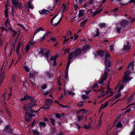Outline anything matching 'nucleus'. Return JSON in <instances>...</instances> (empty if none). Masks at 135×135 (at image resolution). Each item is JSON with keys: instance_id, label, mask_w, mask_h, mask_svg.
Returning a JSON list of instances; mask_svg holds the SVG:
<instances>
[{"instance_id": "4468645a", "label": "nucleus", "mask_w": 135, "mask_h": 135, "mask_svg": "<svg viewBox=\"0 0 135 135\" xmlns=\"http://www.w3.org/2000/svg\"><path fill=\"white\" fill-rule=\"evenodd\" d=\"M32 2V1L30 0L27 2L28 6L27 8L28 11H29V9L30 8H31V9H33V7L31 4Z\"/></svg>"}, {"instance_id": "09e8293b", "label": "nucleus", "mask_w": 135, "mask_h": 135, "mask_svg": "<svg viewBox=\"0 0 135 135\" xmlns=\"http://www.w3.org/2000/svg\"><path fill=\"white\" fill-rule=\"evenodd\" d=\"M24 68L25 70L27 72H28L30 71L29 69L27 66H24Z\"/></svg>"}, {"instance_id": "58836bf2", "label": "nucleus", "mask_w": 135, "mask_h": 135, "mask_svg": "<svg viewBox=\"0 0 135 135\" xmlns=\"http://www.w3.org/2000/svg\"><path fill=\"white\" fill-rule=\"evenodd\" d=\"M121 94L120 93H119L117 94L114 97L115 99H117L119 97H120L121 96Z\"/></svg>"}, {"instance_id": "c85d7f7f", "label": "nucleus", "mask_w": 135, "mask_h": 135, "mask_svg": "<svg viewBox=\"0 0 135 135\" xmlns=\"http://www.w3.org/2000/svg\"><path fill=\"white\" fill-rule=\"evenodd\" d=\"M84 117L81 115L79 114L78 115L77 117L78 118V121L79 122L82 120Z\"/></svg>"}, {"instance_id": "e2e57ef3", "label": "nucleus", "mask_w": 135, "mask_h": 135, "mask_svg": "<svg viewBox=\"0 0 135 135\" xmlns=\"http://www.w3.org/2000/svg\"><path fill=\"white\" fill-rule=\"evenodd\" d=\"M110 66V65L109 66H108V65H107V66H106V64H105V67H106V69L108 71H110V68H109V67Z\"/></svg>"}, {"instance_id": "774afa93", "label": "nucleus", "mask_w": 135, "mask_h": 135, "mask_svg": "<svg viewBox=\"0 0 135 135\" xmlns=\"http://www.w3.org/2000/svg\"><path fill=\"white\" fill-rule=\"evenodd\" d=\"M118 10V9L117 8H115L113 10V11L114 12H116Z\"/></svg>"}, {"instance_id": "69168bd1", "label": "nucleus", "mask_w": 135, "mask_h": 135, "mask_svg": "<svg viewBox=\"0 0 135 135\" xmlns=\"http://www.w3.org/2000/svg\"><path fill=\"white\" fill-rule=\"evenodd\" d=\"M51 40L52 41H56V39L55 38H51Z\"/></svg>"}, {"instance_id": "72a5a7b5", "label": "nucleus", "mask_w": 135, "mask_h": 135, "mask_svg": "<svg viewBox=\"0 0 135 135\" xmlns=\"http://www.w3.org/2000/svg\"><path fill=\"white\" fill-rule=\"evenodd\" d=\"M5 24L6 26L7 27H8L9 26V20L8 19H6L5 22Z\"/></svg>"}, {"instance_id": "4be33fe9", "label": "nucleus", "mask_w": 135, "mask_h": 135, "mask_svg": "<svg viewBox=\"0 0 135 135\" xmlns=\"http://www.w3.org/2000/svg\"><path fill=\"white\" fill-rule=\"evenodd\" d=\"M71 59L70 56H69L68 62L67 63V64L66 67V69H68L71 63Z\"/></svg>"}, {"instance_id": "9d476101", "label": "nucleus", "mask_w": 135, "mask_h": 135, "mask_svg": "<svg viewBox=\"0 0 135 135\" xmlns=\"http://www.w3.org/2000/svg\"><path fill=\"white\" fill-rule=\"evenodd\" d=\"M52 101L50 99H46L45 103V106L43 107L44 109H48L49 106L51 105L52 103Z\"/></svg>"}, {"instance_id": "9b49d317", "label": "nucleus", "mask_w": 135, "mask_h": 135, "mask_svg": "<svg viewBox=\"0 0 135 135\" xmlns=\"http://www.w3.org/2000/svg\"><path fill=\"white\" fill-rule=\"evenodd\" d=\"M129 44V42L128 41L126 42V44L124 46L123 49L124 50L127 51L130 49L131 47Z\"/></svg>"}, {"instance_id": "bb28decb", "label": "nucleus", "mask_w": 135, "mask_h": 135, "mask_svg": "<svg viewBox=\"0 0 135 135\" xmlns=\"http://www.w3.org/2000/svg\"><path fill=\"white\" fill-rule=\"evenodd\" d=\"M12 2V4L14 5L15 7L17 6V5L18 3V0H13Z\"/></svg>"}, {"instance_id": "4d7b16f0", "label": "nucleus", "mask_w": 135, "mask_h": 135, "mask_svg": "<svg viewBox=\"0 0 135 135\" xmlns=\"http://www.w3.org/2000/svg\"><path fill=\"white\" fill-rule=\"evenodd\" d=\"M69 38H67V39H65L63 41V44H64L65 43L67 42L69 40Z\"/></svg>"}, {"instance_id": "423d86ee", "label": "nucleus", "mask_w": 135, "mask_h": 135, "mask_svg": "<svg viewBox=\"0 0 135 135\" xmlns=\"http://www.w3.org/2000/svg\"><path fill=\"white\" fill-rule=\"evenodd\" d=\"M54 7H49L48 9V10H46L45 9H43L40 10L38 11L39 13L40 14H42L44 15H47L49 13H51L54 9Z\"/></svg>"}, {"instance_id": "7ed1b4c3", "label": "nucleus", "mask_w": 135, "mask_h": 135, "mask_svg": "<svg viewBox=\"0 0 135 135\" xmlns=\"http://www.w3.org/2000/svg\"><path fill=\"white\" fill-rule=\"evenodd\" d=\"M58 15H56L54 16L51 20V24L52 25H54L55 26H57L59 24L61 21L62 18L61 17L60 18H56Z\"/></svg>"}, {"instance_id": "5fc2aeb1", "label": "nucleus", "mask_w": 135, "mask_h": 135, "mask_svg": "<svg viewBox=\"0 0 135 135\" xmlns=\"http://www.w3.org/2000/svg\"><path fill=\"white\" fill-rule=\"evenodd\" d=\"M46 35H45V34H44L43 36L42 37V39H41V41H42L44 40L46 37Z\"/></svg>"}, {"instance_id": "bf43d9fd", "label": "nucleus", "mask_w": 135, "mask_h": 135, "mask_svg": "<svg viewBox=\"0 0 135 135\" xmlns=\"http://www.w3.org/2000/svg\"><path fill=\"white\" fill-rule=\"evenodd\" d=\"M97 33L95 35H94V37H93L95 38V37L96 36L98 35L99 34V32H98V29H97Z\"/></svg>"}, {"instance_id": "a211bd4d", "label": "nucleus", "mask_w": 135, "mask_h": 135, "mask_svg": "<svg viewBox=\"0 0 135 135\" xmlns=\"http://www.w3.org/2000/svg\"><path fill=\"white\" fill-rule=\"evenodd\" d=\"M4 78V73H1L0 75V84H1L2 83Z\"/></svg>"}, {"instance_id": "1a4fd4ad", "label": "nucleus", "mask_w": 135, "mask_h": 135, "mask_svg": "<svg viewBox=\"0 0 135 135\" xmlns=\"http://www.w3.org/2000/svg\"><path fill=\"white\" fill-rule=\"evenodd\" d=\"M95 0H90L89 2L86 3L84 6V7L87 9H89L91 6V4Z\"/></svg>"}, {"instance_id": "473e14b6", "label": "nucleus", "mask_w": 135, "mask_h": 135, "mask_svg": "<svg viewBox=\"0 0 135 135\" xmlns=\"http://www.w3.org/2000/svg\"><path fill=\"white\" fill-rule=\"evenodd\" d=\"M67 92L70 95H73L75 94V93H73L71 90H68Z\"/></svg>"}, {"instance_id": "338daca9", "label": "nucleus", "mask_w": 135, "mask_h": 135, "mask_svg": "<svg viewBox=\"0 0 135 135\" xmlns=\"http://www.w3.org/2000/svg\"><path fill=\"white\" fill-rule=\"evenodd\" d=\"M71 31H68L67 32V34L68 35H70L71 34Z\"/></svg>"}, {"instance_id": "f704fd0d", "label": "nucleus", "mask_w": 135, "mask_h": 135, "mask_svg": "<svg viewBox=\"0 0 135 135\" xmlns=\"http://www.w3.org/2000/svg\"><path fill=\"white\" fill-rule=\"evenodd\" d=\"M98 25L100 28H104L105 27L106 24L104 23H102L99 24Z\"/></svg>"}, {"instance_id": "0e129e2a", "label": "nucleus", "mask_w": 135, "mask_h": 135, "mask_svg": "<svg viewBox=\"0 0 135 135\" xmlns=\"http://www.w3.org/2000/svg\"><path fill=\"white\" fill-rule=\"evenodd\" d=\"M131 110V109H130L129 108V109H127L126 110V111L124 113L129 112Z\"/></svg>"}, {"instance_id": "2eb2a0df", "label": "nucleus", "mask_w": 135, "mask_h": 135, "mask_svg": "<svg viewBox=\"0 0 135 135\" xmlns=\"http://www.w3.org/2000/svg\"><path fill=\"white\" fill-rule=\"evenodd\" d=\"M5 129V131L7 133H10L12 131V128L9 125L6 126Z\"/></svg>"}, {"instance_id": "a878e982", "label": "nucleus", "mask_w": 135, "mask_h": 135, "mask_svg": "<svg viewBox=\"0 0 135 135\" xmlns=\"http://www.w3.org/2000/svg\"><path fill=\"white\" fill-rule=\"evenodd\" d=\"M39 125L40 128H41L45 127L46 125V124L45 122H40L39 123Z\"/></svg>"}, {"instance_id": "6e6d98bb", "label": "nucleus", "mask_w": 135, "mask_h": 135, "mask_svg": "<svg viewBox=\"0 0 135 135\" xmlns=\"http://www.w3.org/2000/svg\"><path fill=\"white\" fill-rule=\"evenodd\" d=\"M113 47V46L112 45H111V46H110V51H112L114 49Z\"/></svg>"}, {"instance_id": "864d4df0", "label": "nucleus", "mask_w": 135, "mask_h": 135, "mask_svg": "<svg viewBox=\"0 0 135 135\" xmlns=\"http://www.w3.org/2000/svg\"><path fill=\"white\" fill-rule=\"evenodd\" d=\"M68 74L67 73H65V79H66V80L68 78Z\"/></svg>"}, {"instance_id": "de8ad7c7", "label": "nucleus", "mask_w": 135, "mask_h": 135, "mask_svg": "<svg viewBox=\"0 0 135 135\" xmlns=\"http://www.w3.org/2000/svg\"><path fill=\"white\" fill-rule=\"evenodd\" d=\"M77 104L78 106L80 107H81L84 105V104H83V102H81L80 103H77Z\"/></svg>"}, {"instance_id": "39448f33", "label": "nucleus", "mask_w": 135, "mask_h": 135, "mask_svg": "<svg viewBox=\"0 0 135 135\" xmlns=\"http://www.w3.org/2000/svg\"><path fill=\"white\" fill-rule=\"evenodd\" d=\"M108 73L106 71H105L103 75L99 81V83L101 85H103L105 84V81L107 77Z\"/></svg>"}, {"instance_id": "3c124183", "label": "nucleus", "mask_w": 135, "mask_h": 135, "mask_svg": "<svg viewBox=\"0 0 135 135\" xmlns=\"http://www.w3.org/2000/svg\"><path fill=\"white\" fill-rule=\"evenodd\" d=\"M56 117L58 118H60L61 117L60 114L59 113H57L56 115Z\"/></svg>"}, {"instance_id": "6e6552de", "label": "nucleus", "mask_w": 135, "mask_h": 135, "mask_svg": "<svg viewBox=\"0 0 135 135\" xmlns=\"http://www.w3.org/2000/svg\"><path fill=\"white\" fill-rule=\"evenodd\" d=\"M104 88L101 87L100 89L98 90H96V92L99 95L98 98H101L103 97L105 94L104 92Z\"/></svg>"}, {"instance_id": "a19ab883", "label": "nucleus", "mask_w": 135, "mask_h": 135, "mask_svg": "<svg viewBox=\"0 0 135 135\" xmlns=\"http://www.w3.org/2000/svg\"><path fill=\"white\" fill-rule=\"evenodd\" d=\"M50 120L52 125H54L55 123V119H53L51 118Z\"/></svg>"}, {"instance_id": "e433bc0d", "label": "nucleus", "mask_w": 135, "mask_h": 135, "mask_svg": "<svg viewBox=\"0 0 135 135\" xmlns=\"http://www.w3.org/2000/svg\"><path fill=\"white\" fill-rule=\"evenodd\" d=\"M32 132L34 135H39V132L36 130H33Z\"/></svg>"}, {"instance_id": "c756f323", "label": "nucleus", "mask_w": 135, "mask_h": 135, "mask_svg": "<svg viewBox=\"0 0 135 135\" xmlns=\"http://www.w3.org/2000/svg\"><path fill=\"white\" fill-rule=\"evenodd\" d=\"M108 104V102H106L104 104H102L101 107V108L104 109L105 107H107Z\"/></svg>"}, {"instance_id": "4c0bfd02", "label": "nucleus", "mask_w": 135, "mask_h": 135, "mask_svg": "<svg viewBox=\"0 0 135 135\" xmlns=\"http://www.w3.org/2000/svg\"><path fill=\"white\" fill-rule=\"evenodd\" d=\"M15 7L18 8H22V5L19 2H18L17 5V6H16Z\"/></svg>"}, {"instance_id": "052dcab7", "label": "nucleus", "mask_w": 135, "mask_h": 135, "mask_svg": "<svg viewBox=\"0 0 135 135\" xmlns=\"http://www.w3.org/2000/svg\"><path fill=\"white\" fill-rule=\"evenodd\" d=\"M44 49H41L40 51H39L40 54H42L44 52Z\"/></svg>"}, {"instance_id": "79ce46f5", "label": "nucleus", "mask_w": 135, "mask_h": 135, "mask_svg": "<svg viewBox=\"0 0 135 135\" xmlns=\"http://www.w3.org/2000/svg\"><path fill=\"white\" fill-rule=\"evenodd\" d=\"M62 8H63V11H65L66 9V7L64 4H63L62 6Z\"/></svg>"}, {"instance_id": "a18cd8bd", "label": "nucleus", "mask_w": 135, "mask_h": 135, "mask_svg": "<svg viewBox=\"0 0 135 135\" xmlns=\"http://www.w3.org/2000/svg\"><path fill=\"white\" fill-rule=\"evenodd\" d=\"M117 32L119 33L120 32L121 28L120 27H118V26L117 27Z\"/></svg>"}, {"instance_id": "dca6fc26", "label": "nucleus", "mask_w": 135, "mask_h": 135, "mask_svg": "<svg viewBox=\"0 0 135 135\" xmlns=\"http://www.w3.org/2000/svg\"><path fill=\"white\" fill-rule=\"evenodd\" d=\"M26 113L25 117L26 121L27 122L30 121V120L31 119L32 117L34 116V115L31 116L28 114V113L27 112H26Z\"/></svg>"}, {"instance_id": "f257e3e1", "label": "nucleus", "mask_w": 135, "mask_h": 135, "mask_svg": "<svg viewBox=\"0 0 135 135\" xmlns=\"http://www.w3.org/2000/svg\"><path fill=\"white\" fill-rule=\"evenodd\" d=\"M133 62H130L128 66L127 67V69L124 73V75L123 77V80L122 81V84L120 85L119 87L118 90L117 91L119 92L124 88L123 84H126L127 82H128L132 79V78L129 77V75L131 73L133 69Z\"/></svg>"}, {"instance_id": "412c9836", "label": "nucleus", "mask_w": 135, "mask_h": 135, "mask_svg": "<svg viewBox=\"0 0 135 135\" xmlns=\"http://www.w3.org/2000/svg\"><path fill=\"white\" fill-rule=\"evenodd\" d=\"M21 46V42H18V46L17 47L16 52L17 54H18L20 51V49Z\"/></svg>"}, {"instance_id": "7c9ffc66", "label": "nucleus", "mask_w": 135, "mask_h": 135, "mask_svg": "<svg viewBox=\"0 0 135 135\" xmlns=\"http://www.w3.org/2000/svg\"><path fill=\"white\" fill-rule=\"evenodd\" d=\"M50 53L49 51V50H47L45 54V57L46 58H48L50 55Z\"/></svg>"}, {"instance_id": "393cba45", "label": "nucleus", "mask_w": 135, "mask_h": 135, "mask_svg": "<svg viewBox=\"0 0 135 135\" xmlns=\"http://www.w3.org/2000/svg\"><path fill=\"white\" fill-rule=\"evenodd\" d=\"M97 52L98 55L100 56L101 57H102L104 55V52L103 51H102L100 50H98Z\"/></svg>"}, {"instance_id": "5701e85b", "label": "nucleus", "mask_w": 135, "mask_h": 135, "mask_svg": "<svg viewBox=\"0 0 135 135\" xmlns=\"http://www.w3.org/2000/svg\"><path fill=\"white\" fill-rule=\"evenodd\" d=\"M75 1L77 3L79 4H81L84 3L86 0H75Z\"/></svg>"}, {"instance_id": "2f4dec72", "label": "nucleus", "mask_w": 135, "mask_h": 135, "mask_svg": "<svg viewBox=\"0 0 135 135\" xmlns=\"http://www.w3.org/2000/svg\"><path fill=\"white\" fill-rule=\"evenodd\" d=\"M83 127L86 129H90L91 127V126L90 125V124H89L88 126L84 125Z\"/></svg>"}, {"instance_id": "ddd939ff", "label": "nucleus", "mask_w": 135, "mask_h": 135, "mask_svg": "<svg viewBox=\"0 0 135 135\" xmlns=\"http://www.w3.org/2000/svg\"><path fill=\"white\" fill-rule=\"evenodd\" d=\"M86 110L85 109H82L80 110H78L77 111V113L78 114L83 116L84 114L86 113Z\"/></svg>"}, {"instance_id": "0eeeda50", "label": "nucleus", "mask_w": 135, "mask_h": 135, "mask_svg": "<svg viewBox=\"0 0 135 135\" xmlns=\"http://www.w3.org/2000/svg\"><path fill=\"white\" fill-rule=\"evenodd\" d=\"M110 58L109 53H106L105 57V64L106 66L107 65L108 66H109L111 64V61L110 60Z\"/></svg>"}, {"instance_id": "680f3d73", "label": "nucleus", "mask_w": 135, "mask_h": 135, "mask_svg": "<svg viewBox=\"0 0 135 135\" xmlns=\"http://www.w3.org/2000/svg\"><path fill=\"white\" fill-rule=\"evenodd\" d=\"M69 50L70 49L69 48L66 49L65 50V54L66 52H68Z\"/></svg>"}, {"instance_id": "f8f14e48", "label": "nucleus", "mask_w": 135, "mask_h": 135, "mask_svg": "<svg viewBox=\"0 0 135 135\" xmlns=\"http://www.w3.org/2000/svg\"><path fill=\"white\" fill-rule=\"evenodd\" d=\"M36 75V74L35 72H33L32 73H29V78H30V82L32 84H33V82H32V81H33V80L34 81V78Z\"/></svg>"}, {"instance_id": "603ef678", "label": "nucleus", "mask_w": 135, "mask_h": 135, "mask_svg": "<svg viewBox=\"0 0 135 135\" xmlns=\"http://www.w3.org/2000/svg\"><path fill=\"white\" fill-rule=\"evenodd\" d=\"M131 135H135V130H134L130 133Z\"/></svg>"}, {"instance_id": "b1692460", "label": "nucleus", "mask_w": 135, "mask_h": 135, "mask_svg": "<svg viewBox=\"0 0 135 135\" xmlns=\"http://www.w3.org/2000/svg\"><path fill=\"white\" fill-rule=\"evenodd\" d=\"M44 29L42 27H39L37 29L34 33V35H35L37 33L40 31H43Z\"/></svg>"}, {"instance_id": "c03bdc74", "label": "nucleus", "mask_w": 135, "mask_h": 135, "mask_svg": "<svg viewBox=\"0 0 135 135\" xmlns=\"http://www.w3.org/2000/svg\"><path fill=\"white\" fill-rule=\"evenodd\" d=\"M101 117H100L99 120V123H98V126H100L102 123V120H101Z\"/></svg>"}, {"instance_id": "49530a36", "label": "nucleus", "mask_w": 135, "mask_h": 135, "mask_svg": "<svg viewBox=\"0 0 135 135\" xmlns=\"http://www.w3.org/2000/svg\"><path fill=\"white\" fill-rule=\"evenodd\" d=\"M82 98L83 100H86L87 98V97L85 95H81Z\"/></svg>"}, {"instance_id": "aec40b11", "label": "nucleus", "mask_w": 135, "mask_h": 135, "mask_svg": "<svg viewBox=\"0 0 135 135\" xmlns=\"http://www.w3.org/2000/svg\"><path fill=\"white\" fill-rule=\"evenodd\" d=\"M85 13L84 10L83 9L80 10L79 11L78 16L80 17L83 16Z\"/></svg>"}, {"instance_id": "cd10ccee", "label": "nucleus", "mask_w": 135, "mask_h": 135, "mask_svg": "<svg viewBox=\"0 0 135 135\" xmlns=\"http://www.w3.org/2000/svg\"><path fill=\"white\" fill-rule=\"evenodd\" d=\"M6 8L5 10L4 11V13H5V17L7 18L8 17V8H7V6H6Z\"/></svg>"}, {"instance_id": "c9c22d12", "label": "nucleus", "mask_w": 135, "mask_h": 135, "mask_svg": "<svg viewBox=\"0 0 135 135\" xmlns=\"http://www.w3.org/2000/svg\"><path fill=\"white\" fill-rule=\"evenodd\" d=\"M122 126V124L120 122H119L116 125L117 128H121Z\"/></svg>"}, {"instance_id": "6ab92c4d", "label": "nucleus", "mask_w": 135, "mask_h": 135, "mask_svg": "<svg viewBox=\"0 0 135 135\" xmlns=\"http://www.w3.org/2000/svg\"><path fill=\"white\" fill-rule=\"evenodd\" d=\"M127 20H123L121 23V26L122 27H125L127 25L129 24Z\"/></svg>"}, {"instance_id": "13d9d810", "label": "nucleus", "mask_w": 135, "mask_h": 135, "mask_svg": "<svg viewBox=\"0 0 135 135\" xmlns=\"http://www.w3.org/2000/svg\"><path fill=\"white\" fill-rule=\"evenodd\" d=\"M0 28L2 30V31H4L6 30V29L3 26L0 27Z\"/></svg>"}, {"instance_id": "f3484780", "label": "nucleus", "mask_w": 135, "mask_h": 135, "mask_svg": "<svg viewBox=\"0 0 135 135\" xmlns=\"http://www.w3.org/2000/svg\"><path fill=\"white\" fill-rule=\"evenodd\" d=\"M58 57L57 55H56L52 57L50 59V60L51 61H53L54 62V65H56V59Z\"/></svg>"}, {"instance_id": "8fccbe9b", "label": "nucleus", "mask_w": 135, "mask_h": 135, "mask_svg": "<svg viewBox=\"0 0 135 135\" xmlns=\"http://www.w3.org/2000/svg\"><path fill=\"white\" fill-rule=\"evenodd\" d=\"M47 87V86L46 85H44L41 86V88L42 89V90L44 89H45Z\"/></svg>"}, {"instance_id": "f03ea898", "label": "nucleus", "mask_w": 135, "mask_h": 135, "mask_svg": "<svg viewBox=\"0 0 135 135\" xmlns=\"http://www.w3.org/2000/svg\"><path fill=\"white\" fill-rule=\"evenodd\" d=\"M30 98V97L26 95L23 98H21L20 99V101H22L26 100L27 98H30L31 103L28 104L27 105H25L24 108L26 111H28L31 110V111L33 112H34L35 111H32V110L31 109V108L35 105V104L34 103L35 102V100L33 98Z\"/></svg>"}, {"instance_id": "ea45409f", "label": "nucleus", "mask_w": 135, "mask_h": 135, "mask_svg": "<svg viewBox=\"0 0 135 135\" xmlns=\"http://www.w3.org/2000/svg\"><path fill=\"white\" fill-rule=\"evenodd\" d=\"M101 10H100L96 11L94 13V16H95L97 14L101 12Z\"/></svg>"}, {"instance_id": "37998d69", "label": "nucleus", "mask_w": 135, "mask_h": 135, "mask_svg": "<svg viewBox=\"0 0 135 135\" xmlns=\"http://www.w3.org/2000/svg\"><path fill=\"white\" fill-rule=\"evenodd\" d=\"M30 48V46L28 45H27L26 47V49L27 52H28Z\"/></svg>"}, {"instance_id": "20e7f679", "label": "nucleus", "mask_w": 135, "mask_h": 135, "mask_svg": "<svg viewBox=\"0 0 135 135\" xmlns=\"http://www.w3.org/2000/svg\"><path fill=\"white\" fill-rule=\"evenodd\" d=\"M81 50L80 49H76L75 50L72 52H71L69 55L70 56V55L71 59L75 57H76L79 55L81 53Z\"/></svg>"}]
</instances>
